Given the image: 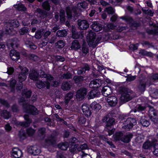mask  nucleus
I'll use <instances>...</instances> for the list:
<instances>
[{"label":"nucleus","mask_w":158,"mask_h":158,"mask_svg":"<svg viewBox=\"0 0 158 158\" xmlns=\"http://www.w3.org/2000/svg\"><path fill=\"white\" fill-rule=\"evenodd\" d=\"M120 99L122 101L126 102L130 100L131 98L128 94L124 93L122 95Z\"/></svg>","instance_id":"nucleus-31"},{"label":"nucleus","mask_w":158,"mask_h":158,"mask_svg":"<svg viewBox=\"0 0 158 158\" xmlns=\"http://www.w3.org/2000/svg\"><path fill=\"white\" fill-rule=\"evenodd\" d=\"M19 25L18 21L17 20H10L8 22H6L5 26L6 28L3 29L2 31L0 30V39L2 37L4 34H8L13 35L15 34L11 33V32L13 31L12 29L14 27H16ZM5 45L0 43V48H4Z\"/></svg>","instance_id":"nucleus-1"},{"label":"nucleus","mask_w":158,"mask_h":158,"mask_svg":"<svg viewBox=\"0 0 158 158\" xmlns=\"http://www.w3.org/2000/svg\"><path fill=\"white\" fill-rule=\"evenodd\" d=\"M71 147L70 148L69 150L72 152H76L77 150L78 145L77 144H70Z\"/></svg>","instance_id":"nucleus-45"},{"label":"nucleus","mask_w":158,"mask_h":158,"mask_svg":"<svg viewBox=\"0 0 158 158\" xmlns=\"http://www.w3.org/2000/svg\"><path fill=\"white\" fill-rule=\"evenodd\" d=\"M36 86L39 89H41L44 88L45 86L47 87L46 82L45 83L40 81H38L36 82Z\"/></svg>","instance_id":"nucleus-40"},{"label":"nucleus","mask_w":158,"mask_h":158,"mask_svg":"<svg viewBox=\"0 0 158 158\" xmlns=\"http://www.w3.org/2000/svg\"><path fill=\"white\" fill-rule=\"evenodd\" d=\"M133 135L131 133H127L123 137L122 141L126 143L129 142L131 139Z\"/></svg>","instance_id":"nucleus-29"},{"label":"nucleus","mask_w":158,"mask_h":158,"mask_svg":"<svg viewBox=\"0 0 158 158\" xmlns=\"http://www.w3.org/2000/svg\"><path fill=\"white\" fill-rule=\"evenodd\" d=\"M82 51L83 54L86 55L89 52V49L86 43L84 42L82 47Z\"/></svg>","instance_id":"nucleus-39"},{"label":"nucleus","mask_w":158,"mask_h":158,"mask_svg":"<svg viewBox=\"0 0 158 158\" xmlns=\"http://www.w3.org/2000/svg\"><path fill=\"white\" fill-rule=\"evenodd\" d=\"M147 85V84H146L145 83H144V82H141L139 86V88L141 91H144L145 89V86Z\"/></svg>","instance_id":"nucleus-57"},{"label":"nucleus","mask_w":158,"mask_h":158,"mask_svg":"<svg viewBox=\"0 0 158 158\" xmlns=\"http://www.w3.org/2000/svg\"><path fill=\"white\" fill-rule=\"evenodd\" d=\"M19 136L21 139H24L26 138V134L23 130H21L19 132Z\"/></svg>","instance_id":"nucleus-50"},{"label":"nucleus","mask_w":158,"mask_h":158,"mask_svg":"<svg viewBox=\"0 0 158 158\" xmlns=\"http://www.w3.org/2000/svg\"><path fill=\"white\" fill-rule=\"evenodd\" d=\"M16 83V81L15 80L13 79L10 82V86L11 87L12 91L14 90L15 86Z\"/></svg>","instance_id":"nucleus-60"},{"label":"nucleus","mask_w":158,"mask_h":158,"mask_svg":"<svg viewBox=\"0 0 158 158\" xmlns=\"http://www.w3.org/2000/svg\"><path fill=\"white\" fill-rule=\"evenodd\" d=\"M56 139L55 137H50L48 138L45 140V142L48 145L53 144L55 143Z\"/></svg>","instance_id":"nucleus-35"},{"label":"nucleus","mask_w":158,"mask_h":158,"mask_svg":"<svg viewBox=\"0 0 158 158\" xmlns=\"http://www.w3.org/2000/svg\"><path fill=\"white\" fill-rule=\"evenodd\" d=\"M72 32V37L73 39H77L83 37V34L81 32H78L73 30Z\"/></svg>","instance_id":"nucleus-24"},{"label":"nucleus","mask_w":158,"mask_h":158,"mask_svg":"<svg viewBox=\"0 0 158 158\" xmlns=\"http://www.w3.org/2000/svg\"><path fill=\"white\" fill-rule=\"evenodd\" d=\"M140 123L143 127H147L150 124L149 121L145 119L142 118L140 121Z\"/></svg>","instance_id":"nucleus-43"},{"label":"nucleus","mask_w":158,"mask_h":158,"mask_svg":"<svg viewBox=\"0 0 158 158\" xmlns=\"http://www.w3.org/2000/svg\"><path fill=\"white\" fill-rule=\"evenodd\" d=\"M91 27L96 31H101L102 28V27L101 24H99L97 22H94L91 26Z\"/></svg>","instance_id":"nucleus-19"},{"label":"nucleus","mask_w":158,"mask_h":158,"mask_svg":"<svg viewBox=\"0 0 158 158\" xmlns=\"http://www.w3.org/2000/svg\"><path fill=\"white\" fill-rule=\"evenodd\" d=\"M43 8L45 10H49L50 9V7L48 1H46L44 2L43 4Z\"/></svg>","instance_id":"nucleus-51"},{"label":"nucleus","mask_w":158,"mask_h":158,"mask_svg":"<svg viewBox=\"0 0 158 158\" xmlns=\"http://www.w3.org/2000/svg\"><path fill=\"white\" fill-rule=\"evenodd\" d=\"M82 110L84 114L86 116H90L91 113L89 109L88 106L86 105H83L82 106Z\"/></svg>","instance_id":"nucleus-26"},{"label":"nucleus","mask_w":158,"mask_h":158,"mask_svg":"<svg viewBox=\"0 0 158 158\" xmlns=\"http://www.w3.org/2000/svg\"><path fill=\"white\" fill-rule=\"evenodd\" d=\"M0 102L6 107H9V104L4 99H0Z\"/></svg>","instance_id":"nucleus-63"},{"label":"nucleus","mask_w":158,"mask_h":158,"mask_svg":"<svg viewBox=\"0 0 158 158\" xmlns=\"http://www.w3.org/2000/svg\"><path fill=\"white\" fill-rule=\"evenodd\" d=\"M106 101L108 104L111 106H115L117 102V98L114 96L108 97Z\"/></svg>","instance_id":"nucleus-14"},{"label":"nucleus","mask_w":158,"mask_h":158,"mask_svg":"<svg viewBox=\"0 0 158 158\" xmlns=\"http://www.w3.org/2000/svg\"><path fill=\"white\" fill-rule=\"evenodd\" d=\"M31 92L30 90H27V89H25L22 92V95L23 97L27 98L30 97L31 96Z\"/></svg>","instance_id":"nucleus-42"},{"label":"nucleus","mask_w":158,"mask_h":158,"mask_svg":"<svg viewBox=\"0 0 158 158\" xmlns=\"http://www.w3.org/2000/svg\"><path fill=\"white\" fill-rule=\"evenodd\" d=\"M81 48V45L77 40H74L72 43L71 48L74 50H77Z\"/></svg>","instance_id":"nucleus-28"},{"label":"nucleus","mask_w":158,"mask_h":158,"mask_svg":"<svg viewBox=\"0 0 158 158\" xmlns=\"http://www.w3.org/2000/svg\"><path fill=\"white\" fill-rule=\"evenodd\" d=\"M87 148L88 146L86 144H84L82 145H81L78 148L77 151H79L82 150L87 149Z\"/></svg>","instance_id":"nucleus-58"},{"label":"nucleus","mask_w":158,"mask_h":158,"mask_svg":"<svg viewBox=\"0 0 158 158\" xmlns=\"http://www.w3.org/2000/svg\"><path fill=\"white\" fill-rule=\"evenodd\" d=\"M43 32H41L40 31H38L36 32L35 35V37L36 39H40L42 37Z\"/></svg>","instance_id":"nucleus-56"},{"label":"nucleus","mask_w":158,"mask_h":158,"mask_svg":"<svg viewBox=\"0 0 158 158\" xmlns=\"http://www.w3.org/2000/svg\"><path fill=\"white\" fill-rule=\"evenodd\" d=\"M25 44L27 47L35 49L36 48V46L31 42L29 39L25 38L24 39Z\"/></svg>","instance_id":"nucleus-23"},{"label":"nucleus","mask_w":158,"mask_h":158,"mask_svg":"<svg viewBox=\"0 0 158 158\" xmlns=\"http://www.w3.org/2000/svg\"><path fill=\"white\" fill-rule=\"evenodd\" d=\"M12 155L15 158H20L23 155L22 151L17 148H14L12 149Z\"/></svg>","instance_id":"nucleus-10"},{"label":"nucleus","mask_w":158,"mask_h":158,"mask_svg":"<svg viewBox=\"0 0 158 158\" xmlns=\"http://www.w3.org/2000/svg\"><path fill=\"white\" fill-rule=\"evenodd\" d=\"M88 3L85 1H83L77 4V9L80 10L86 9L88 6Z\"/></svg>","instance_id":"nucleus-25"},{"label":"nucleus","mask_w":158,"mask_h":158,"mask_svg":"<svg viewBox=\"0 0 158 158\" xmlns=\"http://www.w3.org/2000/svg\"><path fill=\"white\" fill-rule=\"evenodd\" d=\"M89 68L88 65H85L84 67L78 70L77 73L79 74H83L86 71H89Z\"/></svg>","instance_id":"nucleus-34"},{"label":"nucleus","mask_w":158,"mask_h":158,"mask_svg":"<svg viewBox=\"0 0 158 158\" xmlns=\"http://www.w3.org/2000/svg\"><path fill=\"white\" fill-rule=\"evenodd\" d=\"M19 68L20 69L21 72L19 75V81L21 82L25 81L26 79L27 75L28 74V70L25 67L19 66Z\"/></svg>","instance_id":"nucleus-3"},{"label":"nucleus","mask_w":158,"mask_h":158,"mask_svg":"<svg viewBox=\"0 0 158 158\" xmlns=\"http://www.w3.org/2000/svg\"><path fill=\"white\" fill-rule=\"evenodd\" d=\"M73 80L76 83H80L83 81V77L82 76H75L74 77Z\"/></svg>","instance_id":"nucleus-46"},{"label":"nucleus","mask_w":158,"mask_h":158,"mask_svg":"<svg viewBox=\"0 0 158 158\" xmlns=\"http://www.w3.org/2000/svg\"><path fill=\"white\" fill-rule=\"evenodd\" d=\"M154 150L153 153L154 155L158 156V144L155 143L154 146Z\"/></svg>","instance_id":"nucleus-53"},{"label":"nucleus","mask_w":158,"mask_h":158,"mask_svg":"<svg viewBox=\"0 0 158 158\" xmlns=\"http://www.w3.org/2000/svg\"><path fill=\"white\" fill-rule=\"evenodd\" d=\"M19 102H23V107L24 111L25 112L33 115H36L38 114V110L34 106L27 104L26 100L21 98L19 100Z\"/></svg>","instance_id":"nucleus-2"},{"label":"nucleus","mask_w":158,"mask_h":158,"mask_svg":"<svg viewBox=\"0 0 158 158\" xmlns=\"http://www.w3.org/2000/svg\"><path fill=\"white\" fill-rule=\"evenodd\" d=\"M28 57L30 59L36 61L39 60L38 57L36 55L33 54H30L28 56Z\"/></svg>","instance_id":"nucleus-48"},{"label":"nucleus","mask_w":158,"mask_h":158,"mask_svg":"<svg viewBox=\"0 0 158 158\" xmlns=\"http://www.w3.org/2000/svg\"><path fill=\"white\" fill-rule=\"evenodd\" d=\"M35 131L31 128L27 130V134L30 136L32 135L34 133Z\"/></svg>","instance_id":"nucleus-59"},{"label":"nucleus","mask_w":158,"mask_h":158,"mask_svg":"<svg viewBox=\"0 0 158 158\" xmlns=\"http://www.w3.org/2000/svg\"><path fill=\"white\" fill-rule=\"evenodd\" d=\"M69 146L68 143L67 142L60 143L58 145V148H59L64 150H66Z\"/></svg>","instance_id":"nucleus-36"},{"label":"nucleus","mask_w":158,"mask_h":158,"mask_svg":"<svg viewBox=\"0 0 158 158\" xmlns=\"http://www.w3.org/2000/svg\"><path fill=\"white\" fill-rule=\"evenodd\" d=\"M149 110L148 111V114L149 118L153 122L156 123L157 121V118L156 116V113L152 107L149 106Z\"/></svg>","instance_id":"nucleus-5"},{"label":"nucleus","mask_w":158,"mask_h":158,"mask_svg":"<svg viewBox=\"0 0 158 158\" xmlns=\"http://www.w3.org/2000/svg\"><path fill=\"white\" fill-rule=\"evenodd\" d=\"M39 77V74L37 71L33 70L31 71L29 74V77L30 79L34 81L37 80Z\"/></svg>","instance_id":"nucleus-21"},{"label":"nucleus","mask_w":158,"mask_h":158,"mask_svg":"<svg viewBox=\"0 0 158 158\" xmlns=\"http://www.w3.org/2000/svg\"><path fill=\"white\" fill-rule=\"evenodd\" d=\"M136 108L138 111H140L144 110L145 109L146 107L144 106L139 105L137 106Z\"/></svg>","instance_id":"nucleus-62"},{"label":"nucleus","mask_w":158,"mask_h":158,"mask_svg":"<svg viewBox=\"0 0 158 158\" xmlns=\"http://www.w3.org/2000/svg\"><path fill=\"white\" fill-rule=\"evenodd\" d=\"M10 56L11 59L14 61H17L20 57L19 53L15 50L10 51Z\"/></svg>","instance_id":"nucleus-16"},{"label":"nucleus","mask_w":158,"mask_h":158,"mask_svg":"<svg viewBox=\"0 0 158 158\" xmlns=\"http://www.w3.org/2000/svg\"><path fill=\"white\" fill-rule=\"evenodd\" d=\"M15 7L19 10L24 11L26 10L24 6L21 3L15 5Z\"/></svg>","instance_id":"nucleus-44"},{"label":"nucleus","mask_w":158,"mask_h":158,"mask_svg":"<svg viewBox=\"0 0 158 158\" xmlns=\"http://www.w3.org/2000/svg\"><path fill=\"white\" fill-rule=\"evenodd\" d=\"M67 35V32L65 30H59L56 33V35L59 37H64Z\"/></svg>","instance_id":"nucleus-41"},{"label":"nucleus","mask_w":158,"mask_h":158,"mask_svg":"<svg viewBox=\"0 0 158 158\" xmlns=\"http://www.w3.org/2000/svg\"><path fill=\"white\" fill-rule=\"evenodd\" d=\"M136 123V121L135 119L128 118L124 123V126L123 127L126 130H128L131 128Z\"/></svg>","instance_id":"nucleus-4"},{"label":"nucleus","mask_w":158,"mask_h":158,"mask_svg":"<svg viewBox=\"0 0 158 158\" xmlns=\"http://www.w3.org/2000/svg\"><path fill=\"white\" fill-rule=\"evenodd\" d=\"M90 107L93 109H94L96 111L100 110L101 107L99 104L95 102H93L91 104Z\"/></svg>","instance_id":"nucleus-33"},{"label":"nucleus","mask_w":158,"mask_h":158,"mask_svg":"<svg viewBox=\"0 0 158 158\" xmlns=\"http://www.w3.org/2000/svg\"><path fill=\"white\" fill-rule=\"evenodd\" d=\"M50 57L52 59H51V61H59L61 62H63L64 60V57L59 56H55L54 55H53L51 56Z\"/></svg>","instance_id":"nucleus-32"},{"label":"nucleus","mask_w":158,"mask_h":158,"mask_svg":"<svg viewBox=\"0 0 158 158\" xmlns=\"http://www.w3.org/2000/svg\"><path fill=\"white\" fill-rule=\"evenodd\" d=\"M79 28L82 30H85L89 27V24L86 20H78V23Z\"/></svg>","instance_id":"nucleus-12"},{"label":"nucleus","mask_w":158,"mask_h":158,"mask_svg":"<svg viewBox=\"0 0 158 158\" xmlns=\"http://www.w3.org/2000/svg\"><path fill=\"white\" fill-rule=\"evenodd\" d=\"M28 30V28L26 27H24L21 29L19 31V33L21 35H23L27 33Z\"/></svg>","instance_id":"nucleus-54"},{"label":"nucleus","mask_w":158,"mask_h":158,"mask_svg":"<svg viewBox=\"0 0 158 158\" xmlns=\"http://www.w3.org/2000/svg\"><path fill=\"white\" fill-rule=\"evenodd\" d=\"M85 122L86 119L83 117H81L78 121L79 123L81 124H83L85 123Z\"/></svg>","instance_id":"nucleus-64"},{"label":"nucleus","mask_w":158,"mask_h":158,"mask_svg":"<svg viewBox=\"0 0 158 158\" xmlns=\"http://www.w3.org/2000/svg\"><path fill=\"white\" fill-rule=\"evenodd\" d=\"M86 94V90L85 88H81L78 90L76 94V97L77 100L81 101L83 100Z\"/></svg>","instance_id":"nucleus-6"},{"label":"nucleus","mask_w":158,"mask_h":158,"mask_svg":"<svg viewBox=\"0 0 158 158\" xmlns=\"http://www.w3.org/2000/svg\"><path fill=\"white\" fill-rule=\"evenodd\" d=\"M72 77V75L69 72L64 74L62 76L63 78L66 79L71 78Z\"/></svg>","instance_id":"nucleus-52"},{"label":"nucleus","mask_w":158,"mask_h":158,"mask_svg":"<svg viewBox=\"0 0 158 158\" xmlns=\"http://www.w3.org/2000/svg\"><path fill=\"white\" fill-rule=\"evenodd\" d=\"M106 120L107 121L106 126L109 127L112 125L114 123V119L113 118H109L108 120L106 118Z\"/></svg>","instance_id":"nucleus-47"},{"label":"nucleus","mask_w":158,"mask_h":158,"mask_svg":"<svg viewBox=\"0 0 158 158\" xmlns=\"http://www.w3.org/2000/svg\"><path fill=\"white\" fill-rule=\"evenodd\" d=\"M156 141V139H154L152 140V143L149 141H147L143 144V147L145 149H148L151 146H154L155 143V142Z\"/></svg>","instance_id":"nucleus-27"},{"label":"nucleus","mask_w":158,"mask_h":158,"mask_svg":"<svg viewBox=\"0 0 158 158\" xmlns=\"http://www.w3.org/2000/svg\"><path fill=\"white\" fill-rule=\"evenodd\" d=\"M102 83L101 80L99 79H96L90 82L89 86L90 88H97L100 87Z\"/></svg>","instance_id":"nucleus-13"},{"label":"nucleus","mask_w":158,"mask_h":158,"mask_svg":"<svg viewBox=\"0 0 158 158\" xmlns=\"http://www.w3.org/2000/svg\"><path fill=\"white\" fill-rule=\"evenodd\" d=\"M19 41L17 39L15 38L13 40H10L7 43V46L10 49V48H15L18 47Z\"/></svg>","instance_id":"nucleus-8"},{"label":"nucleus","mask_w":158,"mask_h":158,"mask_svg":"<svg viewBox=\"0 0 158 158\" xmlns=\"http://www.w3.org/2000/svg\"><path fill=\"white\" fill-rule=\"evenodd\" d=\"M53 79L52 80H51L50 79L49 80V81H48V82L49 83V85L48 88H49L50 87V85H53L54 86L56 87L59 84V83L58 81H52L53 80Z\"/></svg>","instance_id":"nucleus-49"},{"label":"nucleus","mask_w":158,"mask_h":158,"mask_svg":"<svg viewBox=\"0 0 158 158\" xmlns=\"http://www.w3.org/2000/svg\"><path fill=\"white\" fill-rule=\"evenodd\" d=\"M65 44L64 41L63 40H59L55 44L56 47L58 48H61L64 47Z\"/></svg>","instance_id":"nucleus-38"},{"label":"nucleus","mask_w":158,"mask_h":158,"mask_svg":"<svg viewBox=\"0 0 158 158\" xmlns=\"http://www.w3.org/2000/svg\"><path fill=\"white\" fill-rule=\"evenodd\" d=\"M28 150L29 153L34 156L38 155L41 152L39 147L37 145H34L29 147L28 148Z\"/></svg>","instance_id":"nucleus-7"},{"label":"nucleus","mask_w":158,"mask_h":158,"mask_svg":"<svg viewBox=\"0 0 158 158\" xmlns=\"http://www.w3.org/2000/svg\"><path fill=\"white\" fill-rule=\"evenodd\" d=\"M99 94L100 93L97 90H93L89 93L87 97L88 99H91L98 97Z\"/></svg>","instance_id":"nucleus-20"},{"label":"nucleus","mask_w":158,"mask_h":158,"mask_svg":"<svg viewBox=\"0 0 158 158\" xmlns=\"http://www.w3.org/2000/svg\"><path fill=\"white\" fill-rule=\"evenodd\" d=\"M112 93L111 88L108 86H105L102 90V93L103 96L107 97Z\"/></svg>","instance_id":"nucleus-22"},{"label":"nucleus","mask_w":158,"mask_h":158,"mask_svg":"<svg viewBox=\"0 0 158 158\" xmlns=\"http://www.w3.org/2000/svg\"><path fill=\"white\" fill-rule=\"evenodd\" d=\"M91 34L89 33V35L87 37V41L89 46H91L95 43H94V42L96 38V35L95 34L93 33H92V36H91Z\"/></svg>","instance_id":"nucleus-15"},{"label":"nucleus","mask_w":158,"mask_h":158,"mask_svg":"<svg viewBox=\"0 0 158 158\" xmlns=\"http://www.w3.org/2000/svg\"><path fill=\"white\" fill-rule=\"evenodd\" d=\"M76 8L75 7H67L66 8V14L68 18H71L72 16V14L74 13L73 15L74 16H77Z\"/></svg>","instance_id":"nucleus-9"},{"label":"nucleus","mask_w":158,"mask_h":158,"mask_svg":"<svg viewBox=\"0 0 158 158\" xmlns=\"http://www.w3.org/2000/svg\"><path fill=\"white\" fill-rule=\"evenodd\" d=\"M73 93L72 92H69L66 94L64 98V102H62L61 103L63 104L64 103L65 106H67L70 100L73 98Z\"/></svg>","instance_id":"nucleus-18"},{"label":"nucleus","mask_w":158,"mask_h":158,"mask_svg":"<svg viewBox=\"0 0 158 158\" xmlns=\"http://www.w3.org/2000/svg\"><path fill=\"white\" fill-rule=\"evenodd\" d=\"M123 133L121 132H117L114 135L113 137L114 139L116 140H121L123 139Z\"/></svg>","instance_id":"nucleus-37"},{"label":"nucleus","mask_w":158,"mask_h":158,"mask_svg":"<svg viewBox=\"0 0 158 158\" xmlns=\"http://www.w3.org/2000/svg\"><path fill=\"white\" fill-rule=\"evenodd\" d=\"M39 73H40V74H38L39 75L40 77L46 78L47 80V81H46L47 88H48L49 85V83L48 82V81H49L50 79L51 80H52L53 79V77L50 74H46L44 72L41 71Z\"/></svg>","instance_id":"nucleus-11"},{"label":"nucleus","mask_w":158,"mask_h":158,"mask_svg":"<svg viewBox=\"0 0 158 158\" xmlns=\"http://www.w3.org/2000/svg\"><path fill=\"white\" fill-rule=\"evenodd\" d=\"M105 11L107 12L108 14H113L114 12V9L111 7L106 8Z\"/></svg>","instance_id":"nucleus-55"},{"label":"nucleus","mask_w":158,"mask_h":158,"mask_svg":"<svg viewBox=\"0 0 158 158\" xmlns=\"http://www.w3.org/2000/svg\"><path fill=\"white\" fill-rule=\"evenodd\" d=\"M120 18L127 22H131L132 20L131 18L127 16L121 17Z\"/></svg>","instance_id":"nucleus-61"},{"label":"nucleus","mask_w":158,"mask_h":158,"mask_svg":"<svg viewBox=\"0 0 158 158\" xmlns=\"http://www.w3.org/2000/svg\"><path fill=\"white\" fill-rule=\"evenodd\" d=\"M24 118L26 121V122H19L18 125L25 127H28L31 122V121L29 119L27 115H25Z\"/></svg>","instance_id":"nucleus-17"},{"label":"nucleus","mask_w":158,"mask_h":158,"mask_svg":"<svg viewBox=\"0 0 158 158\" xmlns=\"http://www.w3.org/2000/svg\"><path fill=\"white\" fill-rule=\"evenodd\" d=\"M71 85L67 82H63L61 88L64 91H66L69 90L71 87Z\"/></svg>","instance_id":"nucleus-30"}]
</instances>
